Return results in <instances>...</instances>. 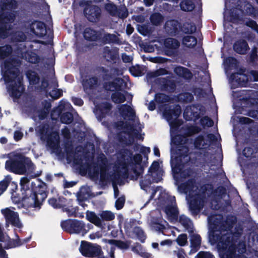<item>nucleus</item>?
Masks as SVG:
<instances>
[{
	"label": "nucleus",
	"instance_id": "5",
	"mask_svg": "<svg viewBox=\"0 0 258 258\" xmlns=\"http://www.w3.org/2000/svg\"><path fill=\"white\" fill-rule=\"evenodd\" d=\"M119 154L120 159L118 161V164L121 169L128 170V167H131L135 175H131L130 179L137 180L144 171V167L141 165L142 156L140 154L133 155V151L128 149L121 150Z\"/></svg>",
	"mask_w": 258,
	"mask_h": 258
},
{
	"label": "nucleus",
	"instance_id": "45",
	"mask_svg": "<svg viewBox=\"0 0 258 258\" xmlns=\"http://www.w3.org/2000/svg\"><path fill=\"white\" fill-rule=\"evenodd\" d=\"M150 20L153 25L158 26L163 21L164 17L160 13H154L151 15Z\"/></svg>",
	"mask_w": 258,
	"mask_h": 258
},
{
	"label": "nucleus",
	"instance_id": "50",
	"mask_svg": "<svg viewBox=\"0 0 258 258\" xmlns=\"http://www.w3.org/2000/svg\"><path fill=\"white\" fill-rule=\"evenodd\" d=\"M155 100L158 103H164L168 102L170 101V97L163 93H157L155 95Z\"/></svg>",
	"mask_w": 258,
	"mask_h": 258
},
{
	"label": "nucleus",
	"instance_id": "21",
	"mask_svg": "<svg viewBox=\"0 0 258 258\" xmlns=\"http://www.w3.org/2000/svg\"><path fill=\"white\" fill-rule=\"evenodd\" d=\"M156 176L151 173L146 175L144 179L140 181V185L142 189L145 190L153 182L158 183L162 180V174L160 172L156 173Z\"/></svg>",
	"mask_w": 258,
	"mask_h": 258
},
{
	"label": "nucleus",
	"instance_id": "49",
	"mask_svg": "<svg viewBox=\"0 0 258 258\" xmlns=\"http://www.w3.org/2000/svg\"><path fill=\"white\" fill-rule=\"evenodd\" d=\"M12 29V25L0 23V39H5L9 36V31Z\"/></svg>",
	"mask_w": 258,
	"mask_h": 258
},
{
	"label": "nucleus",
	"instance_id": "27",
	"mask_svg": "<svg viewBox=\"0 0 258 258\" xmlns=\"http://www.w3.org/2000/svg\"><path fill=\"white\" fill-rule=\"evenodd\" d=\"M98 85L99 79L96 76H91L88 79H84L82 81V86L85 92H88L95 89Z\"/></svg>",
	"mask_w": 258,
	"mask_h": 258
},
{
	"label": "nucleus",
	"instance_id": "6",
	"mask_svg": "<svg viewBox=\"0 0 258 258\" xmlns=\"http://www.w3.org/2000/svg\"><path fill=\"white\" fill-rule=\"evenodd\" d=\"M36 131L39 134L40 139L46 142V145L52 150L54 151L59 148V135L54 130V126L48 122H43L38 126Z\"/></svg>",
	"mask_w": 258,
	"mask_h": 258
},
{
	"label": "nucleus",
	"instance_id": "13",
	"mask_svg": "<svg viewBox=\"0 0 258 258\" xmlns=\"http://www.w3.org/2000/svg\"><path fill=\"white\" fill-rule=\"evenodd\" d=\"M102 85L103 88L107 91H120L126 85V83L123 79L115 76L112 81L104 82Z\"/></svg>",
	"mask_w": 258,
	"mask_h": 258
},
{
	"label": "nucleus",
	"instance_id": "36",
	"mask_svg": "<svg viewBox=\"0 0 258 258\" xmlns=\"http://www.w3.org/2000/svg\"><path fill=\"white\" fill-rule=\"evenodd\" d=\"M189 235L191 249L195 251H197L200 249L201 244V237L199 234L194 233V229L192 233H189Z\"/></svg>",
	"mask_w": 258,
	"mask_h": 258
},
{
	"label": "nucleus",
	"instance_id": "14",
	"mask_svg": "<svg viewBox=\"0 0 258 258\" xmlns=\"http://www.w3.org/2000/svg\"><path fill=\"white\" fill-rule=\"evenodd\" d=\"M84 14L89 21L96 23L100 20L101 10L97 6L90 5L85 8Z\"/></svg>",
	"mask_w": 258,
	"mask_h": 258
},
{
	"label": "nucleus",
	"instance_id": "48",
	"mask_svg": "<svg viewBox=\"0 0 258 258\" xmlns=\"http://www.w3.org/2000/svg\"><path fill=\"white\" fill-rule=\"evenodd\" d=\"M26 60L30 63L36 64L40 61L39 56L33 51H28L25 54Z\"/></svg>",
	"mask_w": 258,
	"mask_h": 258
},
{
	"label": "nucleus",
	"instance_id": "34",
	"mask_svg": "<svg viewBox=\"0 0 258 258\" xmlns=\"http://www.w3.org/2000/svg\"><path fill=\"white\" fill-rule=\"evenodd\" d=\"M119 112L121 116L124 118L126 117H130L132 120L136 116V113L134 110L127 104H122L118 108Z\"/></svg>",
	"mask_w": 258,
	"mask_h": 258
},
{
	"label": "nucleus",
	"instance_id": "15",
	"mask_svg": "<svg viewBox=\"0 0 258 258\" xmlns=\"http://www.w3.org/2000/svg\"><path fill=\"white\" fill-rule=\"evenodd\" d=\"M180 26L181 23L178 20L170 19L166 21L164 28L167 34L174 37L179 34Z\"/></svg>",
	"mask_w": 258,
	"mask_h": 258
},
{
	"label": "nucleus",
	"instance_id": "56",
	"mask_svg": "<svg viewBox=\"0 0 258 258\" xmlns=\"http://www.w3.org/2000/svg\"><path fill=\"white\" fill-rule=\"evenodd\" d=\"M134 233L136 234L137 238L142 242H144L146 239V235L141 228L139 226H136L133 230Z\"/></svg>",
	"mask_w": 258,
	"mask_h": 258
},
{
	"label": "nucleus",
	"instance_id": "40",
	"mask_svg": "<svg viewBox=\"0 0 258 258\" xmlns=\"http://www.w3.org/2000/svg\"><path fill=\"white\" fill-rule=\"evenodd\" d=\"M17 236L18 237V238L16 239H11L10 237L7 236L8 239L5 238V241H4L6 242L5 245V249H9L11 248L20 246L22 244L21 240L19 238V236L17 234Z\"/></svg>",
	"mask_w": 258,
	"mask_h": 258
},
{
	"label": "nucleus",
	"instance_id": "61",
	"mask_svg": "<svg viewBox=\"0 0 258 258\" xmlns=\"http://www.w3.org/2000/svg\"><path fill=\"white\" fill-rule=\"evenodd\" d=\"M177 244L181 246H183L187 243V236L186 234H181L178 235L176 239Z\"/></svg>",
	"mask_w": 258,
	"mask_h": 258
},
{
	"label": "nucleus",
	"instance_id": "47",
	"mask_svg": "<svg viewBox=\"0 0 258 258\" xmlns=\"http://www.w3.org/2000/svg\"><path fill=\"white\" fill-rule=\"evenodd\" d=\"M64 149L66 153L67 160H72L73 155L75 153V151L72 144L69 142H66L64 145Z\"/></svg>",
	"mask_w": 258,
	"mask_h": 258
},
{
	"label": "nucleus",
	"instance_id": "22",
	"mask_svg": "<svg viewBox=\"0 0 258 258\" xmlns=\"http://www.w3.org/2000/svg\"><path fill=\"white\" fill-rule=\"evenodd\" d=\"M168 222L164 220L161 216L154 217H153L151 220V226L153 229L159 233L164 234V230L166 229V226H168Z\"/></svg>",
	"mask_w": 258,
	"mask_h": 258
},
{
	"label": "nucleus",
	"instance_id": "64",
	"mask_svg": "<svg viewBox=\"0 0 258 258\" xmlns=\"http://www.w3.org/2000/svg\"><path fill=\"white\" fill-rule=\"evenodd\" d=\"M204 141V137L203 135H199L196 138L194 141V146L196 149H200L201 148V146L202 145V143Z\"/></svg>",
	"mask_w": 258,
	"mask_h": 258
},
{
	"label": "nucleus",
	"instance_id": "26",
	"mask_svg": "<svg viewBox=\"0 0 258 258\" xmlns=\"http://www.w3.org/2000/svg\"><path fill=\"white\" fill-rule=\"evenodd\" d=\"M86 217L87 220L100 228L102 230H105L106 227L108 226L94 212L88 211L86 212Z\"/></svg>",
	"mask_w": 258,
	"mask_h": 258
},
{
	"label": "nucleus",
	"instance_id": "16",
	"mask_svg": "<svg viewBox=\"0 0 258 258\" xmlns=\"http://www.w3.org/2000/svg\"><path fill=\"white\" fill-rule=\"evenodd\" d=\"M1 212L7 222L17 228H22V224L20 221L17 212H14L8 208L2 209Z\"/></svg>",
	"mask_w": 258,
	"mask_h": 258
},
{
	"label": "nucleus",
	"instance_id": "25",
	"mask_svg": "<svg viewBox=\"0 0 258 258\" xmlns=\"http://www.w3.org/2000/svg\"><path fill=\"white\" fill-rule=\"evenodd\" d=\"M99 43L100 46H102L107 44H120L121 42L119 38L114 34L105 33L102 34L101 33Z\"/></svg>",
	"mask_w": 258,
	"mask_h": 258
},
{
	"label": "nucleus",
	"instance_id": "35",
	"mask_svg": "<svg viewBox=\"0 0 258 258\" xmlns=\"http://www.w3.org/2000/svg\"><path fill=\"white\" fill-rule=\"evenodd\" d=\"M18 2L16 0H1L0 1V12L6 10L13 11L18 8Z\"/></svg>",
	"mask_w": 258,
	"mask_h": 258
},
{
	"label": "nucleus",
	"instance_id": "43",
	"mask_svg": "<svg viewBox=\"0 0 258 258\" xmlns=\"http://www.w3.org/2000/svg\"><path fill=\"white\" fill-rule=\"evenodd\" d=\"M183 44L188 48H194L197 44L196 37L192 36H184L182 39Z\"/></svg>",
	"mask_w": 258,
	"mask_h": 258
},
{
	"label": "nucleus",
	"instance_id": "7",
	"mask_svg": "<svg viewBox=\"0 0 258 258\" xmlns=\"http://www.w3.org/2000/svg\"><path fill=\"white\" fill-rule=\"evenodd\" d=\"M159 204L161 208L166 213L169 221L177 220L179 212L176 205L174 197L168 195L162 196L159 199Z\"/></svg>",
	"mask_w": 258,
	"mask_h": 258
},
{
	"label": "nucleus",
	"instance_id": "3",
	"mask_svg": "<svg viewBox=\"0 0 258 258\" xmlns=\"http://www.w3.org/2000/svg\"><path fill=\"white\" fill-rule=\"evenodd\" d=\"M25 174L27 176L22 177L20 183L21 188L24 190L22 192V202L28 207L40 208L48 194L47 185L45 183H43L35 188H30V180L35 177H31L32 174H29L28 171Z\"/></svg>",
	"mask_w": 258,
	"mask_h": 258
},
{
	"label": "nucleus",
	"instance_id": "11",
	"mask_svg": "<svg viewBox=\"0 0 258 258\" xmlns=\"http://www.w3.org/2000/svg\"><path fill=\"white\" fill-rule=\"evenodd\" d=\"M180 42L175 38L168 37L165 39L164 41L163 50L167 56H176L177 54Z\"/></svg>",
	"mask_w": 258,
	"mask_h": 258
},
{
	"label": "nucleus",
	"instance_id": "42",
	"mask_svg": "<svg viewBox=\"0 0 258 258\" xmlns=\"http://www.w3.org/2000/svg\"><path fill=\"white\" fill-rule=\"evenodd\" d=\"M196 27L195 24L191 23H184L182 25L181 24L180 32L187 34H191L196 31Z\"/></svg>",
	"mask_w": 258,
	"mask_h": 258
},
{
	"label": "nucleus",
	"instance_id": "51",
	"mask_svg": "<svg viewBox=\"0 0 258 258\" xmlns=\"http://www.w3.org/2000/svg\"><path fill=\"white\" fill-rule=\"evenodd\" d=\"M60 120L61 123L69 124L73 122L74 116L71 112L68 111L65 112L60 115Z\"/></svg>",
	"mask_w": 258,
	"mask_h": 258
},
{
	"label": "nucleus",
	"instance_id": "23",
	"mask_svg": "<svg viewBox=\"0 0 258 258\" xmlns=\"http://www.w3.org/2000/svg\"><path fill=\"white\" fill-rule=\"evenodd\" d=\"M101 36L100 31L95 30L91 27L86 28L83 32L84 39L89 41L99 42Z\"/></svg>",
	"mask_w": 258,
	"mask_h": 258
},
{
	"label": "nucleus",
	"instance_id": "20",
	"mask_svg": "<svg viewBox=\"0 0 258 258\" xmlns=\"http://www.w3.org/2000/svg\"><path fill=\"white\" fill-rule=\"evenodd\" d=\"M236 218L233 215H228L225 220H221L219 222V224L215 223L216 226H219V230L221 231H230L231 232L234 225L236 222Z\"/></svg>",
	"mask_w": 258,
	"mask_h": 258
},
{
	"label": "nucleus",
	"instance_id": "46",
	"mask_svg": "<svg viewBox=\"0 0 258 258\" xmlns=\"http://www.w3.org/2000/svg\"><path fill=\"white\" fill-rule=\"evenodd\" d=\"M181 9L185 12H191L195 8V4L192 0H183L180 4Z\"/></svg>",
	"mask_w": 258,
	"mask_h": 258
},
{
	"label": "nucleus",
	"instance_id": "60",
	"mask_svg": "<svg viewBox=\"0 0 258 258\" xmlns=\"http://www.w3.org/2000/svg\"><path fill=\"white\" fill-rule=\"evenodd\" d=\"M258 59V49L253 46L249 54V60L250 62H255Z\"/></svg>",
	"mask_w": 258,
	"mask_h": 258
},
{
	"label": "nucleus",
	"instance_id": "55",
	"mask_svg": "<svg viewBox=\"0 0 258 258\" xmlns=\"http://www.w3.org/2000/svg\"><path fill=\"white\" fill-rule=\"evenodd\" d=\"M201 128L199 126L196 125H191L186 127L185 129V134L188 137L198 134L201 131Z\"/></svg>",
	"mask_w": 258,
	"mask_h": 258
},
{
	"label": "nucleus",
	"instance_id": "18",
	"mask_svg": "<svg viewBox=\"0 0 258 258\" xmlns=\"http://www.w3.org/2000/svg\"><path fill=\"white\" fill-rule=\"evenodd\" d=\"M112 108V104L108 102H102L96 106L95 113L100 120L105 118L107 115L111 114Z\"/></svg>",
	"mask_w": 258,
	"mask_h": 258
},
{
	"label": "nucleus",
	"instance_id": "8",
	"mask_svg": "<svg viewBox=\"0 0 258 258\" xmlns=\"http://www.w3.org/2000/svg\"><path fill=\"white\" fill-rule=\"evenodd\" d=\"M60 226L64 231L70 234H79L83 236V231H86L85 222L76 219L62 221Z\"/></svg>",
	"mask_w": 258,
	"mask_h": 258
},
{
	"label": "nucleus",
	"instance_id": "31",
	"mask_svg": "<svg viewBox=\"0 0 258 258\" xmlns=\"http://www.w3.org/2000/svg\"><path fill=\"white\" fill-rule=\"evenodd\" d=\"M17 12L1 11L0 12V23L7 25H11L15 20Z\"/></svg>",
	"mask_w": 258,
	"mask_h": 258
},
{
	"label": "nucleus",
	"instance_id": "59",
	"mask_svg": "<svg viewBox=\"0 0 258 258\" xmlns=\"http://www.w3.org/2000/svg\"><path fill=\"white\" fill-rule=\"evenodd\" d=\"M200 123L205 128L206 126L211 127L214 124L213 120L209 116H205L201 118Z\"/></svg>",
	"mask_w": 258,
	"mask_h": 258
},
{
	"label": "nucleus",
	"instance_id": "1",
	"mask_svg": "<svg viewBox=\"0 0 258 258\" xmlns=\"http://www.w3.org/2000/svg\"><path fill=\"white\" fill-rule=\"evenodd\" d=\"M11 45L6 44L0 46V59H5L1 64V73L5 82L11 83L8 86L10 95L14 99H18L25 90L23 78L20 77L18 68L21 61L15 57H10L12 53Z\"/></svg>",
	"mask_w": 258,
	"mask_h": 258
},
{
	"label": "nucleus",
	"instance_id": "9",
	"mask_svg": "<svg viewBox=\"0 0 258 258\" xmlns=\"http://www.w3.org/2000/svg\"><path fill=\"white\" fill-rule=\"evenodd\" d=\"M81 254L85 257L96 258L103 254L102 247L97 243L82 241L79 248Z\"/></svg>",
	"mask_w": 258,
	"mask_h": 258
},
{
	"label": "nucleus",
	"instance_id": "29",
	"mask_svg": "<svg viewBox=\"0 0 258 258\" xmlns=\"http://www.w3.org/2000/svg\"><path fill=\"white\" fill-rule=\"evenodd\" d=\"M102 55L107 61H115L119 58L118 49H111L109 46H104L103 48Z\"/></svg>",
	"mask_w": 258,
	"mask_h": 258
},
{
	"label": "nucleus",
	"instance_id": "32",
	"mask_svg": "<svg viewBox=\"0 0 258 258\" xmlns=\"http://www.w3.org/2000/svg\"><path fill=\"white\" fill-rule=\"evenodd\" d=\"M233 50L240 54H245L249 49L247 41L244 39L236 40L233 46Z\"/></svg>",
	"mask_w": 258,
	"mask_h": 258
},
{
	"label": "nucleus",
	"instance_id": "52",
	"mask_svg": "<svg viewBox=\"0 0 258 258\" xmlns=\"http://www.w3.org/2000/svg\"><path fill=\"white\" fill-rule=\"evenodd\" d=\"M62 210L63 212L67 213L69 216H74L76 217L77 216V212L79 210V207H73L72 205L66 206L64 205V207H62Z\"/></svg>",
	"mask_w": 258,
	"mask_h": 258
},
{
	"label": "nucleus",
	"instance_id": "37",
	"mask_svg": "<svg viewBox=\"0 0 258 258\" xmlns=\"http://www.w3.org/2000/svg\"><path fill=\"white\" fill-rule=\"evenodd\" d=\"M67 200V199L62 196L59 197L57 199L53 197L48 199V203L54 209H60L64 207Z\"/></svg>",
	"mask_w": 258,
	"mask_h": 258
},
{
	"label": "nucleus",
	"instance_id": "62",
	"mask_svg": "<svg viewBox=\"0 0 258 258\" xmlns=\"http://www.w3.org/2000/svg\"><path fill=\"white\" fill-rule=\"evenodd\" d=\"M195 258H215V257L209 251H201L198 253Z\"/></svg>",
	"mask_w": 258,
	"mask_h": 258
},
{
	"label": "nucleus",
	"instance_id": "39",
	"mask_svg": "<svg viewBox=\"0 0 258 258\" xmlns=\"http://www.w3.org/2000/svg\"><path fill=\"white\" fill-rule=\"evenodd\" d=\"M26 76L29 84L32 85L38 84L40 82V77L38 73L32 70H28L26 72Z\"/></svg>",
	"mask_w": 258,
	"mask_h": 258
},
{
	"label": "nucleus",
	"instance_id": "57",
	"mask_svg": "<svg viewBox=\"0 0 258 258\" xmlns=\"http://www.w3.org/2000/svg\"><path fill=\"white\" fill-rule=\"evenodd\" d=\"M100 216L101 220H102L104 222L105 221H111L115 218L114 214L111 211H103L100 214Z\"/></svg>",
	"mask_w": 258,
	"mask_h": 258
},
{
	"label": "nucleus",
	"instance_id": "41",
	"mask_svg": "<svg viewBox=\"0 0 258 258\" xmlns=\"http://www.w3.org/2000/svg\"><path fill=\"white\" fill-rule=\"evenodd\" d=\"M177 98L179 102L184 103H188L194 101V96L191 93L184 92L178 94Z\"/></svg>",
	"mask_w": 258,
	"mask_h": 258
},
{
	"label": "nucleus",
	"instance_id": "38",
	"mask_svg": "<svg viewBox=\"0 0 258 258\" xmlns=\"http://www.w3.org/2000/svg\"><path fill=\"white\" fill-rule=\"evenodd\" d=\"M179 222L188 231L189 233L193 232V224L189 218L184 215H181L179 217Z\"/></svg>",
	"mask_w": 258,
	"mask_h": 258
},
{
	"label": "nucleus",
	"instance_id": "24",
	"mask_svg": "<svg viewBox=\"0 0 258 258\" xmlns=\"http://www.w3.org/2000/svg\"><path fill=\"white\" fill-rule=\"evenodd\" d=\"M189 207L190 211L195 214H198L203 208L202 199L201 195L195 194L190 197Z\"/></svg>",
	"mask_w": 258,
	"mask_h": 258
},
{
	"label": "nucleus",
	"instance_id": "17",
	"mask_svg": "<svg viewBox=\"0 0 258 258\" xmlns=\"http://www.w3.org/2000/svg\"><path fill=\"white\" fill-rule=\"evenodd\" d=\"M30 32L38 37L42 38L46 34L45 24L40 21H34L29 26Z\"/></svg>",
	"mask_w": 258,
	"mask_h": 258
},
{
	"label": "nucleus",
	"instance_id": "63",
	"mask_svg": "<svg viewBox=\"0 0 258 258\" xmlns=\"http://www.w3.org/2000/svg\"><path fill=\"white\" fill-rule=\"evenodd\" d=\"M125 198L123 196L118 198L115 201V207L117 210L123 208L125 203Z\"/></svg>",
	"mask_w": 258,
	"mask_h": 258
},
{
	"label": "nucleus",
	"instance_id": "33",
	"mask_svg": "<svg viewBox=\"0 0 258 258\" xmlns=\"http://www.w3.org/2000/svg\"><path fill=\"white\" fill-rule=\"evenodd\" d=\"M175 74L180 78L185 80H190L192 77V74L187 68L182 66H177L174 69Z\"/></svg>",
	"mask_w": 258,
	"mask_h": 258
},
{
	"label": "nucleus",
	"instance_id": "58",
	"mask_svg": "<svg viewBox=\"0 0 258 258\" xmlns=\"http://www.w3.org/2000/svg\"><path fill=\"white\" fill-rule=\"evenodd\" d=\"M63 95L62 90L61 89H56L52 90L51 92H48L46 96H49L53 100H56L61 97Z\"/></svg>",
	"mask_w": 258,
	"mask_h": 258
},
{
	"label": "nucleus",
	"instance_id": "12",
	"mask_svg": "<svg viewBox=\"0 0 258 258\" xmlns=\"http://www.w3.org/2000/svg\"><path fill=\"white\" fill-rule=\"evenodd\" d=\"M156 83L158 84L162 91L173 93L176 88V85L174 80L170 77H160L156 80Z\"/></svg>",
	"mask_w": 258,
	"mask_h": 258
},
{
	"label": "nucleus",
	"instance_id": "54",
	"mask_svg": "<svg viewBox=\"0 0 258 258\" xmlns=\"http://www.w3.org/2000/svg\"><path fill=\"white\" fill-rule=\"evenodd\" d=\"M104 9L112 16H115L117 14V6L113 3L109 2L105 4Z\"/></svg>",
	"mask_w": 258,
	"mask_h": 258
},
{
	"label": "nucleus",
	"instance_id": "44",
	"mask_svg": "<svg viewBox=\"0 0 258 258\" xmlns=\"http://www.w3.org/2000/svg\"><path fill=\"white\" fill-rule=\"evenodd\" d=\"M111 99L114 103L120 104L123 103L126 100V97L119 91H115L112 93Z\"/></svg>",
	"mask_w": 258,
	"mask_h": 258
},
{
	"label": "nucleus",
	"instance_id": "4",
	"mask_svg": "<svg viewBox=\"0 0 258 258\" xmlns=\"http://www.w3.org/2000/svg\"><path fill=\"white\" fill-rule=\"evenodd\" d=\"M9 158L5 162V169L12 173L19 174H25L27 171L32 177H38L42 171L35 173L36 167L31 160L21 153L12 152L8 154Z\"/></svg>",
	"mask_w": 258,
	"mask_h": 258
},
{
	"label": "nucleus",
	"instance_id": "19",
	"mask_svg": "<svg viewBox=\"0 0 258 258\" xmlns=\"http://www.w3.org/2000/svg\"><path fill=\"white\" fill-rule=\"evenodd\" d=\"M94 70L96 74L103 83L111 80L115 77L111 69H108L104 67L99 66L96 67Z\"/></svg>",
	"mask_w": 258,
	"mask_h": 258
},
{
	"label": "nucleus",
	"instance_id": "2",
	"mask_svg": "<svg viewBox=\"0 0 258 258\" xmlns=\"http://www.w3.org/2000/svg\"><path fill=\"white\" fill-rule=\"evenodd\" d=\"M240 233L237 232L222 234L213 232L209 234V240L211 245L217 244V248L221 258H235L237 250L242 254L246 251L243 242L239 241Z\"/></svg>",
	"mask_w": 258,
	"mask_h": 258
},
{
	"label": "nucleus",
	"instance_id": "28",
	"mask_svg": "<svg viewBox=\"0 0 258 258\" xmlns=\"http://www.w3.org/2000/svg\"><path fill=\"white\" fill-rule=\"evenodd\" d=\"M181 112V107L179 105H176L172 108L170 107L165 109L163 114L168 121H172L174 118H177L179 117Z\"/></svg>",
	"mask_w": 258,
	"mask_h": 258
},
{
	"label": "nucleus",
	"instance_id": "53",
	"mask_svg": "<svg viewBox=\"0 0 258 258\" xmlns=\"http://www.w3.org/2000/svg\"><path fill=\"white\" fill-rule=\"evenodd\" d=\"M194 181L192 179L188 180L186 182L181 183L178 188L182 190L184 192L186 193L188 191H190L194 188Z\"/></svg>",
	"mask_w": 258,
	"mask_h": 258
},
{
	"label": "nucleus",
	"instance_id": "30",
	"mask_svg": "<svg viewBox=\"0 0 258 258\" xmlns=\"http://www.w3.org/2000/svg\"><path fill=\"white\" fill-rule=\"evenodd\" d=\"M240 73H233L231 75L230 78L232 81H234L240 87H246L248 82V77L243 74L244 71L241 69Z\"/></svg>",
	"mask_w": 258,
	"mask_h": 258
},
{
	"label": "nucleus",
	"instance_id": "10",
	"mask_svg": "<svg viewBox=\"0 0 258 258\" xmlns=\"http://www.w3.org/2000/svg\"><path fill=\"white\" fill-rule=\"evenodd\" d=\"M206 112L205 107L199 103L187 106L184 110L183 116L186 121H196Z\"/></svg>",
	"mask_w": 258,
	"mask_h": 258
}]
</instances>
